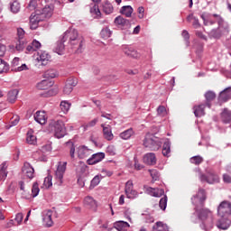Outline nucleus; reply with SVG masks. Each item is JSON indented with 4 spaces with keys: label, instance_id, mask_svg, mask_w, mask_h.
Instances as JSON below:
<instances>
[{
    "label": "nucleus",
    "instance_id": "obj_8",
    "mask_svg": "<svg viewBox=\"0 0 231 231\" xmlns=\"http://www.w3.org/2000/svg\"><path fill=\"white\" fill-rule=\"evenodd\" d=\"M53 10H55V6H53V5H45L42 11H36V13L42 18L43 21H46V19H50V17L53 15Z\"/></svg>",
    "mask_w": 231,
    "mask_h": 231
},
{
    "label": "nucleus",
    "instance_id": "obj_22",
    "mask_svg": "<svg viewBox=\"0 0 231 231\" xmlns=\"http://www.w3.org/2000/svg\"><path fill=\"white\" fill-rule=\"evenodd\" d=\"M143 162L146 165H156V154L150 152L143 156Z\"/></svg>",
    "mask_w": 231,
    "mask_h": 231
},
{
    "label": "nucleus",
    "instance_id": "obj_35",
    "mask_svg": "<svg viewBox=\"0 0 231 231\" xmlns=\"http://www.w3.org/2000/svg\"><path fill=\"white\" fill-rule=\"evenodd\" d=\"M222 122H224V124H230L231 121V112L228 111V109H224V111L222 112Z\"/></svg>",
    "mask_w": 231,
    "mask_h": 231
},
{
    "label": "nucleus",
    "instance_id": "obj_30",
    "mask_svg": "<svg viewBox=\"0 0 231 231\" xmlns=\"http://www.w3.org/2000/svg\"><path fill=\"white\" fill-rule=\"evenodd\" d=\"M205 107H207V105H199L198 106H194V115L195 116H204L205 115Z\"/></svg>",
    "mask_w": 231,
    "mask_h": 231
},
{
    "label": "nucleus",
    "instance_id": "obj_43",
    "mask_svg": "<svg viewBox=\"0 0 231 231\" xmlns=\"http://www.w3.org/2000/svg\"><path fill=\"white\" fill-rule=\"evenodd\" d=\"M26 142L29 143V145H35V143H37V137L30 133H27Z\"/></svg>",
    "mask_w": 231,
    "mask_h": 231
},
{
    "label": "nucleus",
    "instance_id": "obj_39",
    "mask_svg": "<svg viewBox=\"0 0 231 231\" xmlns=\"http://www.w3.org/2000/svg\"><path fill=\"white\" fill-rule=\"evenodd\" d=\"M64 49H65L64 40L62 38L60 42H57V45L55 47V51L56 53H58V55H62V53H64Z\"/></svg>",
    "mask_w": 231,
    "mask_h": 231
},
{
    "label": "nucleus",
    "instance_id": "obj_31",
    "mask_svg": "<svg viewBox=\"0 0 231 231\" xmlns=\"http://www.w3.org/2000/svg\"><path fill=\"white\" fill-rule=\"evenodd\" d=\"M162 154H163V156H166L167 158H169V156H171V141H169V139H167L163 143Z\"/></svg>",
    "mask_w": 231,
    "mask_h": 231
},
{
    "label": "nucleus",
    "instance_id": "obj_38",
    "mask_svg": "<svg viewBox=\"0 0 231 231\" xmlns=\"http://www.w3.org/2000/svg\"><path fill=\"white\" fill-rule=\"evenodd\" d=\"M9 70L10 65L3 59H0V73H8Z\"/></svg>",
    "mask_w": 231,
    "mask_h": 231
},
{
    "label": "nucleus",
    "instance_id": "obj_49",
    "mask_svg": "<svg viewBox=\"0 0 231 231\" xmlns=\"http://www.w3.org/2000/svg\"><path fill=\"white\" fill-rule=\"evenodd\" d=\"M165 194V190L163 189L154 188L153 189V198H162Z\"/></svg>",
    "mask_w": 231,
    "mask_h": 231
},
{
    "label": "nucleus",
    "instance_id": "obj_20",
    "mask_svg": "<svg viewBox=\"0 0 231 231\" xmlns=\"http://www.w3.org/2000/svg\"><path fill=\"white\" fill-rule=\"evenodd\" d=\"M222 35H228V32H225V28L219 29V24L217 29L209 32V37L213 39H219Z\"/></svg>",
    "mask_w": 231,
    "mask_h": 231
},
{
    "label": "nucleus",
    "instance_id": "obj_50",
    "mask_svg": "<svg viewBox=\"0 0 231 231\" xmlns=\"http://www.w3.org/2000/svg\"><path fill=\"white\" fill-rule=\"evenodd\" d=\"M159 207H160L161 210H165V208H167V197H166V195H164V197L160 199Z\"/></svg>",
    "mask_w": 231,
    "mask_h": 231
},
{
    "label": "nucleus",
    "instance_id": "obj_58",
    "mask_svg": "<svg viewBox=\"0 0 231 231\" xmlns=\"http://www.w3.org/2000/svg\"><path fill=\"white\" fill-rule=\"evenodd\" d=\"M69 155L72 160L75 158V144L73 143H70Z\"/></svg>",
    "mask_w": 231,
    "mask_h": 231
},
{
    "label": "nucleus",
    "instance_id": "obj_32",
    "mask_svg": "<svg viewBox=\"0 0 231 231\" xmlns=\"http://www.w3.org/2000/svg\"><path fill=\"white\" fill-rule=\"evenodd\" d=\"M41 48V42L39 41L33 40L31 44L27 46V51H37Z\"/></svg>",
    "mask_w": 231,
    "mask_h": 231
},
{
    "label": "nucleus",
    "instance_id": "obj_7",
    "mask_svg": "<svg viewBox=\"0 0 231 231\" xmlns=\"http://www.w3.org/2000/svg\"><path fill=\"white\" fill-rule=\"evenodd\" d=\"M66 165H68L67 162L63 163L59 162L58 168L55 171V178L58 180V185L62 183V180L64 179V172H66Z\"/></svg>",
    "mask_w": 231,
    "mask_h": 231
},
{
    "label": "nucleus",
    "instance_id": "obj_33",
    "mask_svg": "<svg viewBox=\"0 0 231 231\" xmlns=\"http://www.w3.org/2000/svg\"><path fill=\"white\" fill-rule=\"evenodd\" d=\"M153 231H169V226L162 222H157L152 226Z\"/></svg>",
    "mask_w": 231,
    "mask_h": 231
},
{
    "label": "nucleus",
    "instance_id": "obj_56",
    "mask_svg": "<svg viewBox=\"0 0 231 231\" xmlns=\"http://www.w3.org/2000/svg\"><path fill=\"white\" fill-rule=\"evenodd\" d=\"M23 217L24 216L23 215V213H18L16 214L14 221H16L17 225H21V223H23Z\"/></svg>",
    "mask_w": 231,
    "mask_h": 231
},
{
    "label": "nucleus",
    "instance_id": "obj_48",
    "mask_svg": "<svg viewBox=\"0 0 231 231\" xmlns=\"http://www.w3.org/2000/svg\"><path fill=\"white\" fill-rule=\"evenodd\" d=\"M190 163H193L194 165H199L203 163V157L197 155L190 158Z\"/></svg>",
    "mask_w": 231,
    "mask_h": 231
},
{
    "label": "nucleus",
    "instance_id": "obj_1",
    "mask_svg": "<svg viewBox=\"0 0 231 231\" xmlns=\"http://www.w3.org/2000/svg\"><path fill=\"white\" fill-rule=\"evenodd\" d=\"M62 38L63 42L68 41L69 46H71L72 50H75L76 53H82V50H84V39L79 36V31L69 29L64 32Z\"/></svg>",
    "mask_w": 231,
    "mask_h": 231
},
{
    "label": "nucleus",
    "instance_id": "obj_14",
    "mask_svg": "<svg viewBox=\"0 0 231 231\" xmlns=\"http://www.w3.org/2000/svg\"><path fill=\"white\" fill-rule=\"evenodd\" d=\"M50 54L44 51H38V57L36 58V60L38 62H41V66H46L48 62H50Z\"/></svg>",
    "mask_w": 231,
    "mask_h": 231
},
{
    "label": "nucleus",
    "instance_id": "obj_37",
    "mask_svg": "<svg viewBox=\"0 0 231 231\" xmlns=\"http://www.w3.org/2000/svg\"><path fill=\"white\" fill-rule=\"evenodd\" d=\"M133 134H134L133 128H129L120 134V138H122V140H129Z\"/></svg>",
    "mask_w": 231,
    "mask_h": 231
},
{
    "label": "nucleus",
    "instance_id": "obj_27",
    "mask_svg": "<svg viewBox=\"0 0 231 231\" xmlns=\"http://www.w3.org/2000/svg\"><path fill=\"white\" fill-rule=\"evenodd\" d=\"M194 199H199V203H203L205 199H207V194L205 193V189H199L198 194L191 198V201H193V203Z\"/></svg>",
    "mask_w": 231,
    "mask_h": 231
},
{
    "label": "nucleus",
    "instance_id": "obj_11",
    "mask_svg": "<svg viewBox=\"0 0 231 231\" xmlns=\"http://www.w3.org/2000/svg\"><path fill=\"white\" fill-rule=\"evenodd\" d=\"M133 189H134L133 180H128L125 183V192L126 194V197L129 199H134V198L138 196V193L136 192V190H134Z\"/></svg>",
    "mask_w": 231,
    "mask_h": 231
},
{
    "label": "nucleus",
    "instance_id": "obj_60",
    "mask_svg": "<svg viewBox=\"0 0 231 231\" xmlns=\"http://www.w3.org/2000/svg\"><path fill=\"white\" fill-rule=\"evenodd\" d=\"M101 176H102V178H106V176L111 177V176H113V171H110L107 170H102Z\"/></svg>",
    "mask_w": 231,
    "mask_h": 231
},
{
    "label": "nucleus",
    "instance_id": "obj_47",
    "mask_svg": "<svg viewBox=\"0 0 231 231\" xmlns=\"http://www.w3.org/2000/svg\"><path fill=\"white\" fill-rule=\"evenodd\" d=\"M111 30H109V28L106 27L104 29H102L101 32H100V36L102 37V39H109V37H111Z\"/></svg>",
    "mask_w": 231,
    "mask_h": 231
},
{
    "label": "nucleus",
    "instance_id": "obj_41",
    "mask_svg": "<svg viewBox=\"0 0 231 231\" xmlns=\"http://www.w3.org/2000/svg\"><path fill=\"white\" fill-rule=\"evenodd\" d=\"M60 107V110L62 111V113H64V115H66V113H68V111H69V107H71V103H69V101H61Z\"/></svg>",
    "mask_w": 231,
    "mask_h": 231
},
{
    "label": "nucleus",
    "instance_id": "obj_6",
    "mask_svg": "<svg viewBox=\"0 0 231 231\" xmlns=\"http://www.w3.org/2000/svg\"><path fill=\"white\" fill-rule=\"evenodd\" d=\"M231 214V203L224 200L217 207V216L219 217H228Z\"/></svg>",
    "mask_w": 231,
    "mask_h": 231
},
{
    "label": "nucleus",
    "instance_id": "obj_3",
    "mask_svg": "<svg viewBox=\"0 0 231 231\" xmlns=\"http://www.w3.org/2000/svg\"><path fill=\"white\" fill-rule=\"evenodd\" d=\"M48 130L54 133L56 138H64L66 136V126L62 120H51L49 124Z\"/></svg>",
    "mask_w": 231,
    "mask_h": 231
},
{
    "label": "nucleus",
    "instance_id": "obj_24",
    "mask_svg": "<svg viewBox=\"0 0 231 231\" xmlns=\"http://www.w3.org/2000/svg\"><path fill=\"white\" fill-rule=\"evenodd\" d=\"M84 203L88 208H90L91 210H97V200H95L93 197H86Z\"/></svg>",
    "mask_w": 231,
    "mask_h": 231
},
{
    "label": "nucleus",
    "instance_id": "obj_9",
    "mask_svg": "<svg viewBox=\"0 0 231 231\" xmlns=\"http://www.w3.org/2000/svg\"><path fill=\"white\" fill-rule=\"evenodd\" d=\"M53 216V210L48 209L43 211L42 213V221L44 226H47V228H50V226H53V220L51 219Z\"/></svg>",
    "mask_w": 231,
    "mask_h": 231
},
{
    "label": "nucleus",
    "instance_id": "obj_15",
    "mask_svg": "<svg viewBox=\"0 0 231 231\" xmlns=\"http://www.w3.org/2000/svg\"><path fill=\"white\" fill-rule=\"evenodd\" d=\"M231 98V87L225 88L223 91L220 92L218 96V102L219 104H223V102H227Z\"/></svg>",
    "mask_w": 231,
    "mask_h": 231
},
{
    "label": "nucleus",
    "instance_id": "obj_51",
    "mask_svg": "<svg viewBox=\"0 0 231 231\" xmlns=\"http://www.w3.org/2000/svg\"><path fill=\"white\" fill-rule=\"evenodd\" d=\"M98 183H100V177L98 175H96L90 182V189H95V187H97Z\"/></svg>",
    "mask_w": 231,
    "mask_h": 231
},
{
    "label": "nucleus",
    "instance_id": "obj_10",
    "mask_svg": "<svg viewBox=\"0 0 231 231\" xmlns=\"http://www.w3.org/2000/svg\"><path fill=\"white\" fill-rule=\"evenodd\" d=\"M201 181H207V183H218L219 182V176L214 172H209L208 176L205 174H200L199 176Z\"/></svg>",
    "mask_w": 231,
    "mask_h": 231
},
{
    "label": "nucleus",
    "instance_id": "obj_64",
    "mask_svg": "<svg viewBox=\"0 0 231 231\" xmlns=\"http://www.w3.org/2000/svg\"><path fill=\"white\" fill-rule=\"evenodd\" d=\"M17 35L19 40L23 39L24 37V30L23 28H18L17 29Z\"/></svg>",
    "mask_w": 231,
    "mask_h": 231
},
{
    "label": "nucleus",
    "instance_id": "obj_54",
    "mask_svg": "<svg viewBox=\"0 0 231 231\" xmlns=\"http://www.w3.org/2000/svg\"><path fill=\"white\" fill-rule=\"evenodd\" d=\"M182 37L187 42V46H189V39H190V34H189V32L187 30L182 31Z\"/></svg>",
    "mask_w": 231,
    "mask_h": 231
},
{
    "label": "nucleus",
    "instance_id": "obj_23",
    "mask_svg": "<svg viewBox=\"0 0 231 231\" xmlns=\"http://www.w3.org/2000/svg\"><path fill=\"white\" fill-rule=\"evenodd\" d=\"M114 23L115 24H117L118 26H123L124 28H129L131 26V22L122 16L116 17Z\"/></svg>",
    "mask_w": 231,
    "mask_h": 231
},
{
    "label": "nucleus",
    "instance_id": "obj_26",
    "mask_svg": "<svg viewBox=\"0 0 231 231\" xmlns=\"http://www.w3.org/2000/svg\"><path fill=\"white\" fill-rule=\"evenodd\" d=\"M124 53H125L127 57H131L132 59H138L140 57V54H138V51L134 50L132 47H125Z\"/></svg>",
    "mask_w": 231,
    "mask_h": 231
},
{
    "label": "nucleus",
    "instance_id": "obj_36",
    "mask_svg": "<svg viewBox=\"0 0 231 231\" xmlns=\"http://www.w3.org/2000/svg\"><path fill=\"white\" fill-rule=\"evenodd\" d=\"M10 10L13 14H18L21 10V4L17 0H14L10 4Z\"/></svg>",
    "mask_w": 231,
    "mask_h": 231
},
{
    "label": "nucleus",
    "instance_id": "obj_45",
    "mask_svg": "<svg viewBox=\"0 0 231 231\" xmlns=\"http://www.w3.org/2000/svg\"><path fill=\"white\" fill-rule=\"evenodd\" d=\"M44 79H55L57 77V70L49 69L43 74Z\"/></svg>",
    "mask_w": 231,
    "mask_h": 231
},
{
    "label": "nucleus",
    "instance_id": "obj_62",
    "mask_svg": "<svg viewBox=\"0 0 231 231\" xmlns=\"http://www.w3.org/2000/svg\"><path fill=\"white\" fill-rule=\"evenodd\" d=\"M144 221L145 223H154V217H152L151 215H145Z\"/></svg>",
    "mask_w": 231,
    "mask_h": 231
},
{
    "label": "nucleus",
    "instance_id": "obj_2",
    "mask_svg": "<svg viewBox=\"0 0 231 231\" xmlns=\"http://www.w3.org/2000/svg\"><path fill=\"white\" fill-rule=\"evenodd\" d=\"M200 17L203 20L205 26H210L212 24H215L216 21L212 20V17H215V19H217V23L219 25V30H222V28H225L224 33L230 32V27H228V23L223 21V18L221 17V15L217 14H210L203 13Z\"/></svg>",
    "mask_w": 231,
    "mask_h": 231
},
{
    "label": "nucleus",
    "instance_id": "obj_16",
    "mask_svg": "<svg viewBox=\"0 0 231 231\" xmlns=\"http://www.w3.org/2000/svg\"><path fill=\"white\" fill-rule=\"evenodd\" d=\"M77 152L79 158L84 160V158H88V156H91V154H93V150L88 149L87 146H79Z\"/></svg>",
    "mask_w": 231,
    "mask_h": 231
},
{
    "label": "nucleus",
    "instance_id": "obj_29",
    "mask_svg": "<svg viewBox=\"0 0 231 231\" xmlns=\"http://www.w3.org/2000/svg\"><path fill=\"white\" fill-rule=\"evenodd\" d=\"M129 223L125 221H118L115 223V228L118 231H127V228H129Z\"/></svg>",
    "mask_w": 231,
    "mask_h": 231
},
{
    "label": "nucleus",
    "instance_id": "obj_42",
    "mask_svg": "<svg viewBox=\"0 0 231 231\" xmlns=\"http://www.w3.org/2000/svg\"><path fill=\"white\" fill-rule=\"evenodd\" d=\"M205 98L207 100L206 106H208V107H210V103H208V102H212V100H214V98H216V93H214L212 91H208L205 94Z\"/></svg>",
    "mask_w": 231,
    "mask_h": 231
},
{
    "label": "nucleus",
    "instance_id": "obj_53",
    "mask_svg": "<svg viewBox=\"0 0 231 231\" xmlns=\"http://www.w3.org/2000/svg\"><path fill=\"white\" fill-rule=\"evenodd\" d=\"M157 114H158L160 116H165L167 115V109L165 108V106H160L157 108Z\"/></svg>",
    "mask_w": 231,
    "mask_h": 231
},
{
    "label": "nucleus",
    "instance_id": "obj_4",
    "mask_svg": "<svg viewBox=\"0 0 231 231\" xmlns=\"http://www.w3.org/2000/svg\"><path fill=\"white\" fill-rule=\"evenodd\" d=\"M163 141L162 139L152 134H147L143 141L144 147L150 149V151H158Z\"/></svg>",
    "mask_w": 231,
    "mask_h": 231
},
{
    "label": "nucleus",
    "instance_id": "obj_46",
    "mask_svg": "<svg viewBox=\"0 0 231 231\" xmlns=\"http://www.w3.org/2000/svg\"><path fill=\"white\" fill-rule=\"evenodd\" d=\"M39 192H41V189H39V183L34 182L32 188V198H37V196H39Z\"/></svg>",
    "mask_w": 231,
    "mask_h": 231
},
{
    "label": "nucleus",
    "instance_id": "obj_5",
    "mask_svg": "<svg viewBox=\"0 0 231 231\" xmlns=\"http://www.w3.org/2000/svg\"><path fill=\"white\" fill-rule=\"evenodd\" d=\"M196 213L200 221H208L209 225H212L214 218L212 217V212L208 208L198 209L195 208Z\"/></svg>",
    "mask_w": 231,
    "mask_h": 231
},
{
    "label": "nucleus",
    "instance_id": "obj_44",
    "mask_svg": "<svg viewBox=\"0 0 231 231\" xmlns=\"http://www.w3.org/2000/svg\"><path fill=\"white\" fill-rule=\"evenodd\" d=\"M90 13H92L96 17H100L102 15V13H100V9L98 8V5L94 4L90 7Z\"/></svg>",
    "mask_w": 231,
    "mask_h": 231
},
{
    "label": "nucleus",
    "instance_id": "obj_25",
    "mask_svg": "<svg viewBox=\"0 0 231 231\" xmlns=\"http://www.w3.org/2000/svg\"><path fill=\"white\" fill-rule=\"evenodd\" d=\"M51 86H53V82H51L50 79H43L37 84L36 88L37 89L46 90L50 89Z\"/></svg>",
    "mask_w": 231,
    "mask_h": 231
},
{
    "label": "nucleus",
    "instance_id": "obj_63",
    "mask_svg": "<svg viewBox=\"0 0 231 231\" xmlns=\"http://www.w3.org/2000/svg\"><path fill=\"white\" fill-rule=\"evenodd\" d=\"M152 180H158V171L156 170H149Z\"/></svg>",
    "mask_w": 231,
    "mask_h": 231
},
{
    "label": "nucleus",
    "instance_id": "obj_28",
    "mask_svg": "<svg viewBox=\"0 0 231 231\" xmlns=\"http://www.w3.org/2000/svg\"><path fill=\"white\" fill-rule=\"evenodd\" d=\"M19 95V90L17 89H13L8 92L7 95V100L10 102V104L15 103V100H17V96Z\"/></svg>",
    "mask_w": 231,
    "mask_h": 231
},
{
    "label": "nucleus",
    "instance_id": "obj_61",
    "mask_svg": "<svg viewBox=\"0 0 231 231\" xmlns=\"http://www.w3.org/2000/svg\"><path fill=\"white\" fill-rule=\"evenodd\" d=\"M44 185H45V187H48V188H50V187H51V185H53V183L51 182V177H46L44 179Z\"/></svg>",
    "mask_w": 231,
    "mask_h": 231
},
{
    "label": "nucleus",
    "instance_id": "obj_40",
    "mask_svg": "<svg viewBox=\"0 0 231 231\" xmlns=\"http://www.w3.org/2000/svg\"><path fill=\"white\" fill-rule=\"evenodd\" d=\"M103 12L106 14H113V5L108 2L106 1L102 5Z\"/></svg>",
    "mask_w": 231,
    "mask_h": 231
},
{
    "label": "nucleus",
    "instance_id": "obj_13",
    "mask_svg": "<svg viewBox=\"0 0 231 231\" xmlns=\"http://www.w3.org/2000/svg\"><path fill=\"white\" fill-rule=\"evenodd\" d=\"M44 21L39 14L37 12H35V14H32L30 17V28L31 30H37L38 26H39V23Z\"/></svg>",
    "mask_w": 231,
    "mask_h": 231
},
{
    "label": "nucleus",
    "instance_id": "obj_59",
    "mask_svg": "<svg viewBox=\"0 0 231 231\" xmlns=\"http://www.w3.org/2000/svg\"><path fill=\"white\" fill-rule=\"evenodd\" d=\"M98 123V118H95L92 121L88 122L86 125V127H95L97 125V124Z\"/></svg>",
    "mask_w": 231,
    "mask_h": 231
},
{
    "label": "nucleus",
    "instance_id": "obj_12",
    "mask_svg": "<svg viewBox=\"0 0 231 231\" xmlns=\"http://www.w3.org/2000/svg\"><path fill=\"white\" fill-rule=\"evenodd\" d=\"M104 158H106V153L104 152L94 153L89 159H88L87 163L88 165H97V163L102 162Z\"/></svg>",
    "mask_w": 231,
    "mask_h": 231
},
{
    "label": "nucleus",
    "instance_id": "obj_34",
    "mask_svg": "<svg viewBox=\"0 0 231 231\" xmlns=\"http://www.w3.org/2000/svg\"><path fill=\"white\" fill-rule=\"evenodd\" d=\"M121 14L125 15V17H131L133 15V7L131 5H125L121 8Z\"/></svg>",
    "mask_w": 231,
    "mask_h": 231
},
{
    "label": "nucleus",
    "instance_id": "obj_18",
    "mask_svg": "<svg viewBox=\"0 0 231 231\" xmlns=\"http://www.w3.org/2000/svg\"><path fill=\"white\" fill-rule=\"evenodd\" d=\"M34 120L35 122H37V124H40L41 125H44V124L48 122V116H46V112L37 111L34 114Z\"/></svg>",
    "mask_w": 231,
    "mask_h": 231
},
{
    "label": "nucleus",
    "instance_id": "obj_55",
    "mask_svg": "<svg viewBox=\"0 0 231 231\" xmlns=\"http://www.w3.org/2000/svg\"><path fill=\"white\" fill-rule=\"evenodd\" d=\"M16 50L17 51H23L24 50V42L19 40L18 42L16 43Z\"/></svg>",
    "mask_w": 231,
    "mask_h": 231
},
{
    "label": "nucleus",
    "instance_id": "obj_57",
    "mask_svg": "<svg viewBox=\"0 0 231 231\" xmlns=\"http://www.w3.org/2000/svg\"><path fill=\"white\" fill-rule=\"evenodd\" d=\"M28 8L30 10H35V8H37V0H31L28 5Z\"/></svg>",
    "mask_w": 231,
    "mask_h": 231
},
{
    "label": "nucleus",
    "instance_id": "obj_52",
    "mask_svg": "<svg viewBox=\"0 0 231 231\" xmlns=\"http://www.w3.org/2000/svg\"><path fill=\"white\" fill-rule=\"evenodd\" d=\"M73 91V86L70 83H67L63 88V93L65 95H69Z\"/></svg>",
    "mask_w": 231,
    "mask_h": 231
},
{
    "label": "nucleus",
    "instance_id": "obj_21",
    "mask_svg": "<svg viewBox=\"0 0 231 231\" xmlns=\"http://www.w3.org/2000/svg\"><path fill=\"white\" fill-rule=\"evenodd\" d=\"M231 221L228 219V217H221L217 223V228L220 230H226L227 228L230 227Z\"/></svg>",
    "mask_w": 231,
    "mask_h": 231
},
{
    "label": "nucleus",
    "instance_id": "obj_17",
    "mask_svg": "<svg viewBox=\"0 0 231 231\" xmlns=\"http://www.w3.org/2000/svg\"><path fill=\"white\" fill-rule=\"evenodd\" d=\"M22 172L29 178V180H32L35 170L32 167V164L29 162H24L23 167L22 168Z\"/></svg>",
    "mask_w": 231,
    "mask_h": 231
},
{
    "label": "nucleus",
    "instance_id": "obj_19",
    "mask_svg": "<svg viewBox=\"0 0 231 231\" xmlns=\"http://www.w3.org/2000/svg\"><path fill=\"white\" fill-rule=\"evenodd\" d=\"M101 127L103 128V136L105 140L111 142V140L115 138V135L113 134V131L111 130V125L106 126L104 125H101Z\"/></svg>",
    "mask_w": 231,
    "mask_h": 231
}]
</instances>
